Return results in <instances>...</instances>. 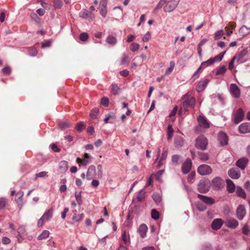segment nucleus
Segmentation results:
<instances>
[{"mask_svg":"<svg viewBox=\"0 0 250 250\" xmlns=\"http://www.w3.org/2000/svg\"><path fill=\"white\" fill-rule=\"evenodd\" d=\"M209 81L208 79H206L204 80H202L200 81L196 87V90L198 92H202L204 90V89L206 88L208 84V83Z\"/></svg>","mask_w":250,"mask_h":250,"instance_id":"1a4fd4ad","label":"nucleus"},{"mask_svg":"<svg viewBox=\"0 0 250 250\" xmlns=\"http://www.w3.org/2000/svg\"><path fill=\"white\" fill-rule=\"evenodd\" d=\"M173 129L171 125H168L167 127V139H171L173 136Z\"/></svg>","mask_w":250,"mask_h":250,"instance_id":"49530a36","label":"nucleus"},{"mask_svg":"<svg viewBox=\"0 0 250 250\" xmlns=\"http://www.w3.org/2000/svg\"><path fill=\"white\" fill-rule=\"evenodd\" d=\"M53 3L54 6L57 8H61L63 5L62 1L60 0H55L53 1Z\"/></svg>","mask_w":250,"mask_h":250,"instance_id":"052dcab7","label":"nucleus"},{"mask_svg":"<svg viewBox=\"0 0 250 250\" xmlns=\"http://www.w3.org/2000/svg\"><path fill=\"white\" fill-rule=\"evenodd\" d=\"M181 158V157L178 155H173L171 157V161L173 164L175 165H179V160Z\"/></svg>","mask_w":250,"mask_h":250,"instance_id":"ea45409f","label":"nucleus"},{"mask_svg":"<svg viewBox=\"0 0 250 250\" xmlns=\"http://www.w3.org/2000/svg\"><path fill=\"white\" fill-rule=\"evenodd\" d=\"M90 161H88L87 160H83L81 158H78L77 159V162L79 164H81L82 165L85 166H86L89 163Z\"/></svg>","mask_w":250,"mask_h":250,"instance_id":"4d7b16f0","label":"nucleus"},{"mask_svg":"<svg viewBox=\"0 0 250 250\" xmlns=\"http://www.w3.org/2000/svg\"><path fill=\"white\" fill-rule=\"evenodd\" d=\"M210 188V183L208 180H201L198 185V190L203 193H207Z\"/></svg>","mask_w":250,"mask_h":250,"instance_id":"f03ea898","label":"nucleus"},{"mask_svg":"<svg viewBox=\"0 0 250 250\" xmlns=\"http://www.w3.org/2000/svg\"><path fill=\"white\" fill-rule=\"evenodd\" d=\"M28 53L30 56L34 57L37 55L38 52L35 48L32 47L28 49Z\"/></svg>","mask_w":250,"mask_h":250,"instance_id":"603ef678","label":"nucleus"},{"mask_svg":"<svg viewBox=\"0 0 250 250\" xmlns=\"http://www.w3.org/2000/svg\"><path fill=\"white\" fill-rule=\"evenodd\" d=\"M2 73L6 75H9L11 72V69L9 66H5L2 69Z\"/></svg>","mask_w":250,"mask_h":250,"instance_id":"bf43d9fd","label":"nucleus"},{"mask_svg":"<svg viewBox=\"0 0 250 250\" xmlns=\"http://www.w3.org/2000/svg\"><path fill=\"white\" fill-rule=\"evenodd\" d=\"M224 35V32L222 30L217 31L214 35V39L215 40H219Z\"/></svg>","mask_w":250,"mask_h":250,"instance_id":"8fccbe9b","label":"nucleus"},{"mask_svg":"<svg viewBox=\"0 0 250 250\" xmlns=\"http://www.w3.org/2000/svg\"><path fill=\"white\" fill-rule=\"evenodd\" d=\"M24 195L23 191H20L18 192L16 195L15 200L17 203H21L22 200V197Z\"/></svg>","mask_w":250,"mask_h":250,"instance_id":"e433bc0d","label":"nucleus"},{"mask_svg":"<svg viewBox=\"0 0 250 250\" xmlns=\"http://www.w3.org/2000/svg\"><path fill=\"white\" fill-rule=\"evenodd\" d=\"M6 202V198L3 197L0 198V209H3L5 207Z\"/></svg>","mask_w":250,"mask_h":250,"instance_id":"13d9d810","label":"nucleus"},{"mask_svg":"<svg viewBox=\"0 0 250 250\" xmlns=\"http://www.w3.org/2000/svg\"><path fill=\"white\" fill-rule=\"evenodd\" d=\"M99 110H91L89 115L92 119H96L99 116Z\"/></svg>","mask_w":250,"mask_h":250,"instance_id":"de8ad7c7","label":"nucleus"},{"mask_svg":"<svg viewBox=\"0 0 250 250\" xmlns=\"http://www.w3.org/2000/svg\"><path fill=\"white\" fill-rule=\"evenodd\" d=\"M239 131L242 134L250 132V123H245L239 126Z\"/></svg>","mask_w":250,"mask_h":250,"instance_id":"4468645a","label":"nucleus"},{"mask_svg":"<svg viewBox=\"0 0 250 250\" xmlns=\"http://www.w3.org/2000/svg\"><path fill=\"white\" fill-rule=\"evenodd\" d=\"M244 114L243 110H237L233 114L234 123L238 124L241 122L244 119Z\"/></svg>","mask_w":250,"mask_h":250,"instance_id":"9d476101","label":"nucleus"},{"mask_svg":"<svg viewBox=\"0 0 250 250\" xmlns=\"http://www.w3.org/2000/svg\"><path fill=\"white\" fill-rule=\"evenodd\" d=\"M195 102V99L193 97H190L185 99L183 102V107L185 108L188 107L192 108L193 107Z\"/></svg>","mask_w":250,"mask_h":250,"instance_id":"dca6fc26","label":"nucleus"},{"mask_svg":"<svg viewBox=\"0 0 250 250\" xmlns=\"http://www.w3.org/2000/svg\"><path fill=\"white\" fill-rule=\"evenodd\" d=\"M174 144L176 147H180L183 146L184 140L181 136H177L175 138Z\"/></svg>","mask_w":250,"mask_h":250,"instance_id":"c85d7f7f","label":"nucleus"},{"mask_svg":"<svg viewBox=\"0 0 250 250\" xmlns=\"http://www.w3.org/2000/svg\"><path fill=\"white\" fill-rule=\"evenodd\" d=\"M140 47V45L137 43L133 42L131 44L130 46V50L133 52L137 51Z\"/></svg>","mask_w":250,"mask_h":250,"instance_id":"09e8293b","label":"nucleus"},{"mask_svg":"<svg viewBox=\"0 0 250 250\" xmlns=\"http://www.w3.org/2000/svg\"><path fill=\"white\" fill-rule=\"evenodd\" d=\"M211 184L213 188L215 190H219L221 189L224 186L223 181L219 177H216L213 178Z\"/></svg>","mask_w":250,"mask_h":250,"instance_id":"423d86ee","label":"nucleus"},{"mask_svg":"<svg viewBox=\"0 0 250 250\" xmlns=\"http://www.w3.org/2000/svg\"><path fill=\"white\" fill-rule=\"evenodd\" d=\"M76 128L78 131H82L84 128V123L82 122L78 123L76 125Z\"/></svg>","mask_w":250,"mask_h":250,"instance_id":"6e6d98bb","label":"nucleus"},{"mask_svg":"<svg viewBox=\"0 0 250 250\" xmlns=\"http://www.w3.org/2000/svg\"><path fill=\"white\" fill-rule=\"evenodd\" d=\"M197 172L201 175H206L211 174L212 172V169L209 166L203 164L198 167Z\"/></svg>","mask_w":250,"mask_h":250,"instance_id":"20e7f679","label":"nucleus"},{"mask_svg":"<svg viewBox=\"0 0 250 250\" xmlns=\"http://www.w3.org/2000/svg\"><path fill=\"white\" fill-rule=\"evenodd\" d=\"M100 12L101 15L105 17L106 15V4L104 1H102L100 3L99 5Z\"/></svg>","mask_w":250,"mask_h":250,"instance_id":"393cba45","label":"nucleus"},{"mask_svg":"<svg viewBox=\"0 0 250 250\" xmlns=\"http://www.w3.org/2000/svg\"><path fill=\"white\" fill-rule=\"evenodd\" d=\"M246 214V211L245 207L243 205H240L237 208L236 215L239 220H242Z\"/></svg>","mask_w":250,"mask_h":250,"instance_id":"ddd939ff","label":"nucleus"},{"mask_svg":"<svg viewBox=\"0 0 250 250\" xmlns=\"http://www.w3.org/2000/svg\"><path fill=\"white\" fill-rule=\"evenodd\" d=\"M227 190L229 193H233L235 191V186L233 182L230 179L226 180Z\"/></svg>","mask_w":250,"mask_h":250,"instance_id":"b1692460","label":"nucleus"},{"mask_svg":"<svg viewBox=\"0 0 250 250\" xmlns=\"http://www.w3.org/2000/svg\"><path fill=\"white\" fill-rule=\"evenodd\" d=\"M229 176L234 179H238L241 175L240 172L236 168H232L228 171Z\"/></svg>","mask_w":250,"mask_h":250,"instance_id":"2eb2a0df","label":"nucleus"},{"mask_svg":"<svg viewBox=\"0 0 250 250\" xmlns=\"http://www.w3.org/2000/svg\"><path fill=\"white\" fill-rule=\"evenodd\" d=\"M197 197L205 204L208 205H211L215 203V200L211 197L203 195L201 194H197Z\"/></svg>","mask_w":250,"mask_h":250,"instance_id":"f8f14e48","label":"nucleus"},{"mask_svg":"<svg viewBox=\"0 0 250 250\" xmlns=\"http://www.w3.org/2000/svg\"><path fill=\"white\" fill-rule=\"evenodd\" d=\"M68 169V163L67 161H61L59 164L58 172L64 173Z\"/></svg>","mask_w":250,"mask_h":250,"instance_id":"6ab92c4d","label":"nucleus"},{"mask_svg":"<svg viewBox=\"0 0 250 250\" xmlns=\"http://www.w3.org/2000/svg\"><path fill=\"white\" fill-rule=\"evenodd\" d=\"M223 224L224 221L221 218L215 219L212 221L211 223V229L213 230H218L221 228Z\"/></svg>","mask_w":250,"mask_h":250,"instance_id":"9b49d317","label":"nucleus"},{"mask_svg":"<svg viewBox=\"0 0 250 250\" xmlns=\"http://www.w3.org/2000/svg\"><path fill=\"white\" fill-rule=\"evenodd\" d=\"M75 197L78 205L81 206L82 204V200L81 192L79 193L76 192L75 193Z\"/></svg>","mask_w":250,"mask_h":250,"instance_id":"3c124183","label":"nucleus"},{"mask_svg":"<svg viewBox=\"0 0 250 250\" xmlns=\"http://www.w3.org/2000/svg\"><path fill=\"white\" fill-rule=\"evenodd\" d=\"M197 154L199 159L202 162L207 161L209 159V155L208 153L199 152Z\"/></svg>","mask_w":250,"mask_h":250,"instance_id":"cd10ccee","label":"nucleus"},{"mask_svg":"<svg viewBox=\"0 0 250 250\" xmlns=\"http://www.w3.org/2000/svg\"><path fill=\"white\" fill-rule=\"evenodd\" d=\"M236 194L237 195L241 197L243 199H246V194L244 190L240 187H236Z\"/></svg>","mask_w":250,"mask_h":250,"instance_id":"c756f323","label":"nucleus"},{"mask_svg":"<svg viewBox=\"0 0 250 250\" xmlns=\"http://www.w3.org/2000/svg\"><path fill=\"white\" fill-rule=\"evenodd\" d=\"M96 173V167L94 165H91L87 172V178L88 180L90 179Z\"/></svg>","mask_w":250,"mask_h":250,"instance_id":"a878e982","label":"nucleus"},{"mask_svg":"<svg viewBox=\"0 0 250 250\" xmlns=\"http://www.w3.org/2000/svg\"><path fill=\"white\" fill-rule=\"evenodd\" d=\"M179 3L178 0H170L167 2L166 1V5L164 7V10L166 12H170L174 10L177 6Z\"/></svg>","mask_w":250,"mask_h":250,"instance_id":"39448f33","label":"nucleus"},{"mask_svg":"<svg viewBox=\"0 0 250 250\" xmlns=\"http://www.w3.org/2000/svg\"><path fill=\"white\" fill-rule=\"evenodd\" d=\"M50 233L48 230H44L42 233L38 237L39 240H42L48 238L49 236Z\"/></svg>","mask_w":250,"mask_h":250,"instance_id":"72a5a7b5","label":"nucleus"},{"mask_svg":"<svg viewBox=\"0 0 250 250\" xmlns=\"http://www.w3.org/2000/svg\"><path fill=\"white\" fill-rule=\"evenodd\" d=\"M250 33V28L247 27L245 25H243L239 31V33L242 36H245Z\"/></svg>","mask_w":250,"mask_h":250,"instance_id":"7c9ffc66","label":"nucleus"},{"mask_svg":"<svg viewBox=\"0 0 250 250\" xmlns=\"http://www.w3.org/2000/svg\"><path fill=\"white\" fill-rule=\"evenodd\" d=\"M225 53V52H224L223 53H220L219 55H218L217 56H215L214 58H213V60H214V62H217V61H218V62L221 61L223 59V56H224V54Z\"/></svg>","mask_w":250,"mask_h":250,"instance_id":"0e129e2a","label":"nucleus"},{"mask_svg":"<svg viewBox=\"0 0 250 250\" xmlns=\"http://www.w3.org/2000/svg\"><path fill=\"white\" fill-rule=\"evenodd\" d=\"M208 139L204 135H200L195 140V146L199 150H205L207 148Z\"/></svg>","mask_w":250,"mask_h":250,"instance_id":"f257e3e1","label":"nucleus"},{"mask_svg":"<svg viewBox=\"0 0 250 250\" xmlns=\"http://www.w3.org/2000/svg\"><path fill=\"white\" fill-rule=\"evenodd\" d=\"M235 27L236 23L234 22L231 21L229 22L228 25L226 26L225 28L228 36H230L233 32V30L235 28Z\"/></svg>","mask_w":250,"mask_h":250,"instance_id":"4be33fe9","label":"nucleus"},{"mask_svg":"<svg viewBox=\"0 0 250 250\" xmlns=\"http://www.w3.org/2000/svg\"><path fill=\"white\" fill-rule=\"evenodd\" d=\"M153 200L155 203L158 205L159 204L162 200L161 196L159 194H153L152 196Z\"/></svg>","mask_w":250,"mask_h":250,"instance_id":"c03bdc74","label":"nucleus"},{"mask_svg":"<svg viewBox=\"0 0 250 250\" xmlns=\"http://www.w3.org/2000/svg\"><path fill=\"white\" fill-rule=\"evenodd\" d=\"M175 66V62L173 61H171L170 62V67H168L166 71L165 75H169L173 71Z\"/></svg>","mask_w":250,"mask_h":250,"instance_id":"79ce46f5","label":"nucleus"},{"mask_svg":"<svg viewBox=\"0 0 250 250\" xmlns=\"http://www.w3.org/2000/svg\"><path fill=\"white\" fill-rule=\"evenodd\" d=\"M150 39V34L149 32H147L144 35L143 41L145 42H147Z\"/></svg>","mask_w":250,"mask_h":250,"instance_id":"338daca9","label":"nucleus"},{"mask_svg":"<svg viewBox=\"0 0 250 250\" xmlns=\"http://www.w3.org/2000/svg\"><path fill=\"white\" fill-rule=\"evenodd\" d=\"M226 225L228 228L234 229L238 226V222L235 219L229 218L226 221Z\"/></svg>","mask_w":250,"mask_h":250,"instance_id":"aec40b11","label":"nucleus"},{"mask_svg":"<svg viewBox=\"0 0 250 250\" xmlns=\"http://www.w3.org/2000/svg\"><path fill=\"white\" fill-rule=\"evenodd\" d=\"M218 140L221 146L227 145L228 143V139L227 134L223 132H220L218 134Z\"/></svg>","mask_w":250,"mask_h":250,"instance_id":"a211bd4d","label":"nucleus"},{"mask_svg":"<svg viewBox=\"0 0 250 250\" xmlns=\"http://www.w3.org/2000/svg\"><path fill=\"white\" fill-rule=\"evenodd\" d=\"M147 229V227L145 224H142L139 226L138 232L141 238H144L146 237Z\"/></svg>","mask_w":250,"mask_h":250,"instance_id":"412c9836","label":"nucleus"},{"mask_svg":"<svg viewBox=\"0 0 250 250\" xmlns=\"http://www.w3.org/2000/svg\"><path fill=\"white\" fill-rule=\"evenodd\" d=\"M53 214V209L52 208H51L45 211L42 217L43 218L45 221H49L52 218Z\"/></svg>","mask_w":250,"mask_h":250,"instance_id":"5701e85b","label":"nucleus"},{"mask_svg":"<svg viewBox=\"0 0 250 250\" xmlns=\"http://www.w3.org/2000/svg\"><path fill=\"white\" fill-rule=\"evenodd\" d=\"M129 62V57L127 55H124L122 58L121 64L122 65H125L128 64Z\"/></svg>","mask_w":250,"mask_h":250,"instance_id":"864d4df0","label":"nucleus"},{"mask_svg":"<svg viewBox=\"0 0 250 250\" xmlns=\"http://www.w3.org/2000/svg\"><path fill=\"white\" fill-rule=\"evenodd\" d=\"M146 192L144 189H141L137 194L136 199L138 202L142 201L145 197Z\"/></svg>","mask_w":250,"mask_h":250,"instance_id":"473e14b6","label":"nucleus"},{"mask_svg":"<svg viewBox=\"0 0 250 250\" xmlns=\"http://www.w3.org/2000/svg\"><path fill=\"white\" fill-rule=\"evenodd\" d=\"M191 167H192L191 160L190 159L188 158L187 159H186L185 162L182 165V172L185 174L188 173L190 171V170L191 168Z\"/></svg>","mask_w":250,"mask_h":250,"instance_id":"0eeeda50","label":"nucleus"},{"mask_svg":"<svg viewBox=\"0 0 250 250\" xmlns=\"http://www.w3.org/2000/svg\"><path fill=\"white\" fill-rule=\"evenodd\" d=\"M101 104L104 106H107L109 104V99L106 97H103L101 101Z\"/></svg>","mask_w":250,"mask_h":250,"instance_id":"680f3d73","label":"nucleus"},{"mask_svg":"<svg viewBox=\"0 0 250 250\" xmlns=\"http://www.w3.org/2000/svg\"><path fill=\"white\" fill-rule=\"evenodd\" d=\"M226 67L225 65H223L216 69L215 74L217 76L224 75L226 72Z\"/></svg>","mask_w":250,"mask_h":250,"instance_id":"f704fd0d","label":"nucleus"},{"mask_svg":"<svg viewBox=\"0 0 250 250\" xmlns=\"http://www.w3.org/2000/svg\"><path fill=\"white\" fill-rule=\"evenodd\" d=\"M120 88L117 84H113L111 88V93L114 95H117L120 92Z\"/></svg>","mask_w":250,"mask_h":250,"instance_id":"4c0bfd02","label":"nucleus"},{"mask_svg":"<svg viewBox=\"0 0 250 250\" xmlns=\"http://www.w3.org/2000/svg\"><path fill=\"white\" fill-rule=\"evenodd\" d=\"M59 128L62 130H64L71 126V125L67 122H61L59 124Z\"/></svg>","mask_w":250,"mask_h":250,"instance_id":"58836bf2","label":"nucleus"},{"mask_svg":"<svg viewBox=\"0 0 250 250\" xmlns=\"http://www.w3.org/2000/svg\"><path fill=\"white\" fill-rule=\"evenodd\" d=\"M247 53V49H244L237 55L235 56L234 58L237 62H239L243 59V58L245 56H246Z\"/></svg>","mask_w":250,"mask_h":250,"instance_id":"bb28decb","label":"nucleus"},{"mask_svg":"<svg viewBox=\"0 0 250 250\" xmlns=\"http://www.w3.org/2000/svg\"><path fill=\"white\" fill-rule=\"evenodd\" d=\"M195 205L199 211H203L207 209V206L200 202H197Z\"/></svg>","mask_w":250,"mask_h":250,"instance_id":"a19ab883","label":"nucleus"},{"mask_svg":"<svg viewBox=\"0 0 250 250\" xmlns=\"http://www.w3.org/2000/svg\"><path fill=\"white\" fill-rule=\"evenodd\" d=\"M88 38V35L87 33L83 32L81 33L80 35V39L82 41H85L87 40Z\"/></svg>","mask_w":250,"mask_h":250,"instance_id":"e2e57ef3","label":"nucleus"},{"mask_svg":"<svg viewBox=\"0 0 250 250\" xmlns=\"http://www.w3.org/2000/svg\"><path fill=\"white\" fill-rule=\"evenodd\" d=\"M151 215L152 218L154 220H157L160 217V213L156 209H153L151 210Z\"/></svg>","mask_w":250,"mask_h":250,"instance_id":"37998d69","label":"nucleus"},{"mask_svg":"<svg viewBox=\"0 0 250 250\" xmlns=\"http://www.w3.org/2000/svg\"><path fill=\"white\" fill-rule=\"evenodd\" d=\"M97 168L98 169V176L99 178H102L103 176V171H102V166L101 164H99L97 166Z\"/></svg>","mask_w":250,"mask_h":250,"instance_id":"774afa93","label":"nucleus"},{"mask_svg":"<svg viewBox=\"0 0 250 250\" xmlns=\"http://www.w3.org/2000/svg\"><path fill=\"white\" fill-rule=\"evenodd\" d=\"M230 91L231 95L235 98H238L240 96V90L235 83H232L230 85Z\"/></svg>","mask_w":250,"mask_h":250,"instance_id":"6e6552de","label":"nucleus"},{"mask_svg":"<svg viewBox=\"0 0 250 250\" xmlns=\"http://www.w3.org/2000/svg\"><path fill=\"white\" fill-rule=\"evenodd\" d=\"M80 17L83 18H91L93 16L91 12L88 11L86 10L82 11L80 13Z\"/></svg>","mask_w":250,"mask_h":250,"instance_id":"2f4dec72","label":"nucleus"},{"mask_svg":"<svg viewBox=\"0 0 250 250\" xmlns=\"http://www.w3.org/2000/svg\"><path fill=\"white\" fill-rule=\"evenodd\" d=\"M214 62V60H213V58H211L206 62H204L201 63V66H205L206 64L209 65Z\"/></svg>","mask_w":250,"mask_h":250,"instance_id":"69168bd1","label":"nucleus"},{"mask_svg":"<svg viewBox=\"0 0 250 250\" xmlns=\"http://www.w3.org/2000/svg\"><path fill=\"white\" fill-rule=\"evenodd\" d=\"M197 121L199 126L204 129H208L210 127V123L206 117L201 113L197 117Z\"/></svg>","mask_w":250,"mask_h":250,"instance_id":"7ed1b4c3","label":"nucleus"},{"mask_svg":"<svg viewBox=\"0 0 250 250\" xmlns=\"http://www.w3.org/2000/svg\"><path fill=\"white\" fill-rule=\"evenodd\" d=\"M84 217V214L83 213L79 214H75L73 217V220H75L76 222L80 221Z\"/></svg>","mask_w":250,"mask_h":250,"instance_id":"5fc2aeb1","label":"nucleus"},{"mask_svg":"<svg viewBox=\"0 0 250 250\" xmlns=\"http://www.w3.org/2000/svg\"><path fill=\"white\" fill-rule=\"evenodd\" d=\"M249 160L247 158L243 157L239 159L236 163V166L243 170L246 167Z\"/></svg>","mask_w":250,"mask_h":250,"instance_id":"f3484780","label":"nucleus"},{"mask_svg":"<svg viewBox=\"0 0 250 250\" xmlns=\"http://www.w3.org/2000/svg\"><path fill=\"white\" fill-rule=\"evenodd\" d=\"M115 115L113 113H110L106 116L104 120V121L105 123H107L108 121L109 120H111L112 121H111L110 122L113 123V121H115Z\"/></svg>","mask_w":250,"mask_h":250,"instance_id":"a18cd8bd","label":"nucleus"},{"mask_svg":"<svg viewBox=\"0 0 250 250\" xmlns=\"http://www.w3.org/2000/svg\"><path fill=\"white\" fill-rule=\"evenodd\" d=\"M106 42L112 45H114L117 42L116 38L112 36H108L106 39Z\"/></svg>","mask_w":250,"mask_h":250,"instance_id":"c9c22d12","label":"nucleus"}]
</instances>
